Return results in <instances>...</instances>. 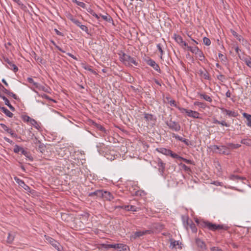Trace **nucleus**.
Listing matches in <instances>:
<instances>
[{
    "label": "nucleus",
    "instance_id": "11",
    "mask_svg": "<svg viewBox=\"0 0 251 251\" xmlns=\"http://www.w3.org/2000/svg\"><path fill=\"white\" fill-rule=\"evenodd\" d=\"M220 109L223 113H226L229 117H236L238 116V113L235 111L229 110L224 108H221Z\"/></svg>",
    "mask_w": 251,
    "mask_h": 251
},
{
    "label": "nucleus",
    "instance_id": "5",
    "mask_svg": "<svg viewBox=\"0 0 251 251\" xmlns=\"http://www.w3.org/2000/svg\"><path fill=\"white\" fill-rule=\"evenodd\" d=\"M166 124L170 129L175 131H178L180 130V126L177 122L170 120L166 122Z\"/></svg>",
    "mask_w": 251,
    "mask_h": 251
},
{
    "label": "nucleus",
    "instance_id": "32",
    "mask_svg": "<svg viewBox=\"0 0 251 251\" xmlns=\"http://www.w3.org/2000/svg\"><path fill=\"white\" fill-rule=\"evenodd\" d=\"M157 48L158 49V50H159V52H160V54H161V58H162V56L163 54V45L161 43H159V44H158L157 45Z\"/></svg>",
    "mask_w": 251,
    "mask_h": 251
},
{
    "label": "nucleus",
    "instance_id": "26",
    "mask_svg": "<svg viewBox=\"0 0 251 251\" xmlns=\"http://www.w3.org/2000/svg\"><path fill=\"white\" fill-rule=\"evenodd\" d=\"M27 80L29 83L33 85V86L34 87V88H36L37 89L40 84L38 83L35 82L31 77H28L27 78Z\"/></svg>",
    "mask_w": 251,
    "mask_h": 251
},
{
    "label": "nucleus",
    "instance_id": "55",
    "mask_svg": "<svg viewBox=\"0 0 251 251\" xmlns=\"http://www.w3.org/2000/svg\"><path fill=\"white\" fill-rule=\"evenodd\" d=\"M182 142L184 143L187 146H190L192 145L191 142L186 139H184Z\"/></svg>",
    "mask_w": 251,
    "mask_h": 251
},
{
    "label": "nucleus",
    "instance_id": "20",
    "mask_svg": "<svg viewBox=\"0 0 251 251\" xmlns=\"http://www.w3.org/2000/svg\"><path fill=\"white\" fill-rule=\"evenodd\" d=\"M158 166L159 167V171L161 172H163L165 167V164L160 159H158Z\"/></svg>",
    "mask_w": 251,
    "mask_h": 251
},
{
    "label": "nucleus",
    "instance_id": "3",
    "mask_svg": "<svg viewBox=\"0 0 251 251\" xmlns=\"http://www.w3.org/2000/svg\"><path fill=\"white\" fill-rule=\"evenodd\" d=\"M178 110L182 113H186L188 116L193 118L200 119V114L196 111L188 110L184 108L179 107Z\"/></svg>",
    "mask_w": 251,
    "mask_h": 251
},
{
    "label": "nucleus",
    "instance_id": "56",
    "mask_svg": "<svg viewBox=\"0 0 251 251\" xmlns=\"http://www.w3.org/2000/svg\"><path fill=\"white\" fill-rule=\"evenodd\" d=\"M73 23L78 27H79V26L81 25V23L76 19H75V20H74Z\"/></svg>",
    "mask_w": 251,
    "mask_h": 251
},
{
    "label": "nucleus",
    "instance_id": "48",
    "mask_svg": "<svg viewBox=\"0 0 251 251\" xmlns=\"http://www.w3.org/2000/svg\"><path fill=\"white\" fill-rule=\"evenodd\" d=\"M173 137L175 138L176 139H177L180 141H181V142H182L184 139V138H183L182 137H181L179 136V135H176L175 133L173 134Z\"/></svg>",
    "mask_w": 251,
    "mask_h": 251
},
{
    "label": "nucleus",
    "instance_id": "45",
    "mask_svg": "<svg viewBox=\"0 0 251 251\" xmlns=\"http://www.w3.org/2000/svg\"><path fill=\"white\" fill-rule=\"evenodd\" d=\"M79 27L81 28V29L85 32H86L87 33H88V31H89V30H88V27L84 25H81L80 26H79Z\"/></svg>",
    "mask_w": 251,
    "mask_h": 251
},
{
    "label": "nucleus",
    "instance_id": "9",
    "mask_svg": "<svg viewBox=\"0 0 251 251\" xmlns=\"http://www.w3.org/2000/svg\"><path fill=\"white\" fill-rule=\"evenodd\" d=\"M111 247L112 248L118 249L119 251H126L128 249L127 245L123 244H112Z\"/></svg>",
    "mask_w": 251,
    "mask_h": 251
},
{
    "label": "nucleus",
    "instance_id": "38",
    "mask_svg": "<svg viewBox=\"0 0 251 251\" xmlns=\"http://www.w3.org/2000/svg\"><path fill=\"white\" fill-rule=\"evenodd\" d=\"M203 43L206 46H209L211 44V41L210 39L207 37H204L203 38Z\"/></svg>",
    "mask_w": 251,
    "mask_h": 251
},
{
    "label": "nucleus",
    "instance_id": "63",
    "mask_svg": "<svg viewBox=\"0 0 251 251\" xmlns=\"http://www.w3.org/2000/svg\"><path fill=\"white\" fill-rule=\"evenodd\" d=\"M91 14H92V15H93V16H94V17H95L96 18H97L98 20H99V19H100V16H99L98 14H97L96 13H95V12H92L91 13Z\"/></svg>",
    "mask_w": 251,
    "mask_h": 251
},
{
    "label": "nucleus",
    "instance_id": "16",
    "mask_svg": "<svg viewBox=\"0 0 251 251\" xmlns=\"http://www.w3.org/2000/svg\"><path fill=\"white\" fill-rule=\"evenodd\" d=\"M122 207L127 211H137L139 209L138 207L134 205H125Z\"/></svg>",
    "mask_w": 251,
    "mask_h": 251
},
{
    "label": "nucleus",
    "instance_id": "57",
    "mask_svg": "<svg viewBox=\"0 0 251 251\" xmlns=\"http://www.w3.org/2000/svg\"><path fill=\"white\" fill-rule=\"evenodd\" d=\"M231 179H232V180H236V179H241V178L238 176H235V175H232L230 177Z\"/></svg>",
    "mask_w": 251,
    "mask_h": 251
},
{
    "label": "nucleus",
    "instance_id": "59",
    "mask_svg": "<svg viewBox=\"0 0 251 251\" xmlns=\"http://www.w3.org/2000/svg\"><path fill=\"white\" fill-rule=\"evenodd\" d=\"M35 142L34 143H35V144H36V143H39V144H40V145H39V148H40V149H42V148H44L43 145V144H41V143H40V142L39 140H38L36 138L35 139Z\"/></svg>",
    "mask_w": 251,
    "mask_h": 251
},
{
    "label": "nucleus",
    "instance_id": "53",
    "mask_svg": "<svg viewBox=\"0 0 251 251\" xmlns=\"http://www.w3.org/2000/svg\"><path fill=\"white\" fill-rule=\"evenodd\" d=\"M100 246L106 249H109V248H112L111 246H112V244H101Z\"/></svg>",
    "mask_w": 251,
    "mask_h": 251
},
{
    "label": "nucleus",
    "instance_id": "33",
    "mask_svg": "<svg viewBox=\"0 0 251 251\" xmlns=\"http://www.w3.org/2000/svg\"><path fill=\"white\" fill-rule=\"evenodd\" d=\"M175 39L176 41V42L180 45H181V43H183L182 38L179 35H175Z\"/></svg>",
    "mask_w": 251,
    "mask_h": 251
},
{
    "label": "nucleus",
    "instance_id": "13",
    "mask_svg": "<svg viewBox=\"0 0 251 251\" xmlns=\"http://www.w3.org/2000/svg\"><path fill=\"white\" fill-rule=\"evenodd\" d=\"M148 233H150L149 230L137 231L134 233V234L131 236V238H133L134 239H136V238L142 236Z\"/></svg>",
    "mask_w": 251,
    "mask_h": 251
},
{
    "label": "nucleus",
    "instance_id": "24",
    "mask_svg": "<svg viewBox=\"0 0 251 251\" xmlns=\"http://www.w3.org/2000/svg\"><path fill=\"white\" fill-rule=\"evenodd\" d=\"M102 194V190H98L95 191L94 192L90 193L89 194V196L93 197L94 196H97V197H100V195Z\"/></svg>",
    "mask_w": 251,
    "mask_h": 251
},
{
    "label": "nucleus",
    "instance_id": "7",
    "mask_svg": "<svg viewBox=\"0 0 251 251\" xmlns=\"http://www.w3.org/2000/svg\"><path fill=\"white\" fill-rule=\"evenodd\" d=\"M156 151L164 155H170L172 157L176 158L175 155H176L177 154L173 153V151L164 148H160L157 149Z\"/></svg>",
    "mask_w": 251,
    "mask_h": 251
},
{
    "label": "nucleus",
    "instance_id": "54",
    "mask_svg": "<svg viewBox=\"0 0 251 251\" xmlns=\"http://www.w3.org/2000/svg\"><path fill=\"white\" fill-rule=\"evenodd\" d=\"M7 95L12 97L15 100L17 99V96L15 94H14L12 92H11L10 91L9 92V93H8V94Z\"/></svg>",
    "mask_w": 251,
    "mask_h": 251
},
{
    "label": "nucleus",
    "instance_id": "30",
    "mask_svg": "<svg viewBox=\"0 0 251 251\" xmlns=\"http://www.w3.org/2000/svg\"><path fill=\"white\" fill-rule=\"evenodd\" d=\"M228 149H237L241 147V145L238 144H233V143H228L227 144Z\"/></svg>",
    "mask_w": 251,
    "mask_h": 251
},
{
    "label": "nucleus",
    "instance_id": "19",
    "mask_svg": "<svg viewBox=\"0 0 251 251\" xmlns=\"http://www.w3.org/2000/svg\"><path fill=\"white\" fill-rule=\"evenodd\" d=\"M243 116L244 118H246L247 119V125L248 126L251 127V115H250L246 113H243Z\"/></svg>",
    "mask_w": 251,
    "mask_h": 251
},
{
    "label": "nucleus",
    "instance_id": "28",
    "mask_svg": "<svg viewBox=\"0 0 251 251\" xmlns=\"http://www.w3.org/2000/svg\"><path fill=\"white\" fill-rule=\"evenodd\" d=\"M170 247L173 249L174 248L176 247L177 245H179V241H176L174 240L173 239H170Z\"/></svg>",
    "mask_w": 251,
    "mask_h": 251
},
{
    "label": "nucleus",
    "instance_id": "31",
    "mask_svg": "<svg viewBox=\"0 0 251 251\" xmlns=\"http://www.w3.org/2000/svg\"><path fill=\"white\" fill-rule=\"evenodd\" d=\"M194 105L198 106L200 108L202 109H205L206 105L204 103L200 102V101H195L194 103Z\"/></svg>",
    "mask_w": 251,
    "mask_h": 251
},
{
    "label": "nucleus",
    "instance_id": "40",
    "mask_svg": "<svg viewBox=\"0 0 251 251\" xmlns=\"http://www.w3.org/2000/svg\"><path fill=\"white\" fill-rule=\"evenodd\" d=\"M23 148L20 147L17 145H16L14 149V151L16 153L21 152Z\"/></svg>",
    "mask_w": 251,
    "mask_h": 251
},
{
    "label": "nucleus",
    "instance_id": "12",
    "mask_svg": "<svg viewBox=\"0 0 251 251\" xmlns=\"http://www.w3.org/2000/svg\"><path fill=\"white\" fill-rule=\"evenodd\" d=\"M147 63L148 65L151 66L157 72L159 73L160 72V69L159 66L154 60L150 59L147 61Z\"/></svg>",
    "mask_w": 251,
    "mask_h": 251
},
{
    "label": "nucleus",
    "instance_id": "29",
    "mask_svg": "<svg viewBox=\"0 0 251 251\" xmlns=\"http://www.w3.org/2000/svg\"><path fill=\"white\" fill-rule=\"evenodd\" d=\"M196 55L200 61H203L204 60L205 57L203 52L201 50H200Z\"/></svg>",
    "mask_w": 251,
    "mask_h": 251
},
{
    "label": "nucleus",
    "instance_id": "46",
    "mask_svg": "<svg viewBox=\"0 0 251 251\" xmlns=\"http://www.w3.org/2000/svg\"><path fill=\"white\" fill-rule=\"evenodd\" d=\"M152 118V115L151 114H145L144 118L147 121L151 120Z\"/></svg>",
    "mask_w": 251,
    "mask_h": 251
},
{
    "label": "nucleus",
    "instance_id": "23",
    "mask_svg": "<svg viewBox=\"0 0 251 251\" xmlns=\"http://www.w3.org/2000/svg\"><path fill=\"white\" fill-rule=\"evenodd\" d=\"M175 157H176V159H178L183 160V161H184L187 164H194L193 161H192L191 160H189V159H186V158H183L182 157H181V156H179L177 154L176 155H175Z\"/></svg>",
    "mask_w": 251,
    "mask_h": 251
},
{
    "label": "nucleus",
    "instance_id": "60",
    "mask_svg": "<svg viewBox=\"0 0 251 251\" xmlns=\"http://www.w3.org/2000/svg\"><path fill=\"white\" fill-rule=\"evenodd\" d=\"M220 124L223 126H226V127H228L229 126V125L227 124L225 121H221L220 122Z\"/></svg>",
    "mask_w": 251,
    "mask_h": 251
},
{
    "label": "nucleus",
    "instance_id": "27",
    "mask_svg": "<svg viewBox=\"0 0 251 251\" xmlns=\"http://www.w3.org/2000/svg\"><path fill=\"white\" fill-rule=\"evenodd\" d=\"M95 126L100 131H101L104 134H107V131L105 130V128L103 127L101 125L95 123Z\"/></svg>",
    "mask_w": 251,
    "mask_h": 251
},
{
    "label": "nucleus",
    "instance_id": "4",
    "mask_svg": "<svg viewBox=\"0 0 251 251\" xmlns=\"http://www.w3.org/2000/svg\"><path fill=\"white\" fill-rule=\"evenodd\" d=\"M211 149L215 151L216 150H218V152L219 153H222L224 154H228V152L227 151V150L228 149L227 146H218L217 145H212L211 146Z\"/></svg>",
    "mask_w": 251,
    "mask_h": 251
},
{
    "label": "nucleus",
    "instance_id": "6",
    "mask_svg": "<svg viewBox=\"0 0 251 251\" xmlns=\"http://www.w3.org/2000/svg\"><path fill=\"white\" fill-rule=\"evenodd\" d=\"M184 225L186 226L187 229L189 227L193 232L195 233L197 231V228L195 224L188 218H187L186 221L184 222Z\"/></svg>",
    "mask_w": 251,
    "mask_h": 251
},
{
    "label": "nucleus",
    "instance_id": "44",
    "mask_svg": "<svg viewBox=\"0 0 251 251\" xmlns=\"http://www.w3.org/2000/svg\"><path fill=\"white\" fill-rule=\"evenodd\" d=\"M180 165L181 166L182 168L184 169V171L186 172H189L191 171L190 168L187 166L186 165L180 163Z\"/></svg>",
    "mask_w": 251,
    "mask_h": 251
},
{
    "label": "nucleus",
    "instance_id": "43",
    "mask_svg": "<svg viewBox=\"0 0 251 251\" xmlns=\"http://www.w3.org/2000/svg\"><path fill=\"white\" fill-rule=\"evenodd\" d=\"M37 89L39 90H42L44 92H48V88H46L45 87L43 86V85H41L40 84L38 86Z\"/></svg>",
    "mask_w": 251,
    "mask_h": 251
},
{
    "label": "nucleus",
    "instance_id": "18",
    "mask_svg": "<svg viewBox=\"0 0 251 251\" xmlns=\"http://www.w3.org/2000/svg\"><path fill=\"white\" fill-rule=\"evenodd\" d=\"M1 98L4 101L5 104L9 107V108L13 111L15 110L14 107L10 103L9 100L4 96Z\"/></svg>",
    "mask_w": 251,
    "mask_h": 251
},
{
    "label": "nucleus",
    "instance_id": "25",
    "mask_svg": "<svg viewBox=\"0 0 251 251\" xmlns=\"http://www.w3.org/2000/svg\"><path fill=\"white\" fill-rule=\"evenodd\" d=\"M2 111L7 116H8V117H12L13 114L9 111L8 110L7 108L4 107H1V108Z\"/></svg>",
    "mask_w": 251,
    "mask_h": 251
},
{
    "label": "nucleus",
    "instance_id": "61",
    "mask_svg": "<svg viewBox=\"0 0 251 251\" xmlns=\"http://www.w3.org/2000/svg\"><path fill=\"white\" fill-rule=\"evenodd\" d=\"M246 64L249 67L251 68V61L250 60H246Z\"/></svg>",
    "mask_w": 251,
    "mask_h": 251
},
{
    "label": "nucleus",
    "instance_id": "49",
    "mask_svg": "<svg viewBox=\"0 0 251 251\" xmlns=\"http://www.w3.org/2000/svg\"><path fill=\"white\" fill-rule=\"evenodd\" d=\"M217 78L222 82H224L225 80V76L222 74L218 75Z\"/></svg>",
    "mask_w": 251,
    "mask_h": 251
},
{
    "label": "nucleus",
    "instance_id": "17",
    "mask_svg": "<svg viewBox=\"0 0 251 251\" xmlns=\"http://www.w3.org/2000/svg\"><path fill=\"white\" fill-rule=\"evenodd\" d=\"M49 242L55 248H56L58 251H60V245L58 242L55 241L52 238H50L49 239Z\"/></svg>",
    "mask_w": 251,
    "mask_h": 251
},
{
    "label": "nucleus",
    "instance_id": "34",
    "mask_svg": "<svg viewBox=\"0 0 251 251\" xmlns=\"http://www.w3.org/2000/svg\"><path fill=\"white\" fill-rule=\"evenodd\" d=\"M30 124L33 126H34L37 129H39V128H40L39 125L34 119H32V120H31V122L30 123Z\"/></svg>",
    "mask_w": 251,
    "mask_h": 251
},
{
    "label": "nucleus",
    "instance_id": "39",
    "mask_svg": "<svg viewBox=\"0 0 251 251\" xmlns=\"http://www.w3.org/2000/svg\"><path fill=\"white\" fill-rule=\"evenodd\" d=\"M0 89L5 94L8 95L9 93V91L6 89L4 86L0 83Z\"/></svg>",
    "mask_w": 251,
    "mask_h": 251
},
{
    "label": "nucleus",
    "instance_id": "36",
    "mask_svg": "<svg viewBox=\"0 0 251 251\" xmlns=\"http://www.w3.org/2000/svg\"><path fill=\"white\" fill-rule=\"evenodd\" d=\"M21 153L25 155L26 157L28 158L30 160H32V158L29 155V153L27 152V151H25L24 148L22 149Z\"/></svg>",
    "mask_w": 251,
    "mask_h": 251
},
{
    "label": "nucleus",
    "instance_id": "2",
    "mask_svg": "<svg viewBox=\"0 0 251 251\" xmlns=\"http://www.w3.org/2000/svg\"><path fill=\"white\" fill-rule=\"evenodd\" d=\"M120 59L126 66H137L138 64L135 58L132 57L125 53L122 54L120 57Z\"/></svg>",
    "mask_w": 251,
    "mask_h": 251
},
{
    "label": "nucleus",
    "instance_id": "35",
    "mask_svg": "<svg viewBox=\"0 0 251 251\" xmlns=\"http://www.w3.org/2000/svg\"><path fill=\"white\" fill-rule=\"evenodd\" d=\"M101 16L104 20L107 22H111L112 21L111 17L107 14L105 15H102Z\"/></svg>",
    "mask_w": 251,
    "mask_h": 251
},
{
    "label": "nucleus",
    "instance_id": "22",
    "mask_svg": "<svg viewBox=\"0 0 251 251\" xmlns=\"http://www.w3.org/2000/svg\"><path fill=\"white\" fill-rule=\"evenodd\" d=\"M198 95L200 96L201 98L207 101L211 102L212 101L211 98L205 94L198 93Z\"/></svg>",
    "mask_w": 251,
    "mask_h": 251
},
{
    "label": "nucleus",
    "instance_id": "21",
    "mask_svg": "<svg viewBox=\"0 0 251 251\" xmlns=\"http://www.w3.org/2000/svg\"><path fill=\"white\" fill-rule=\"evenodd\" d=\"M196 243L197 245V246L201 249H205V245L204 243L201 239L197 238L196 239Z\"/></svg>",
    "mask_w": 251,
    "mask_h": 251
},
{
    "label": "nucleus",
    "instance_id": "41",
    "mask_svg": "<svg viewBox=\"0 0 251 251\" xmlns=\"http://www.w3.org/2000/svg\"><path fill=\"white\" fill-rule=\"evenodd\" d=\"M241 143L246 145L247 146H250L251 144L250 141L247 139H243L241 141Z\"/></svg>",
    "mask_w": 251,
    "mask_h": 251
},
{
    "label": "nucleus",
    "instance_id": "15",
    "mask_svg": "<svg viewBox=\"0 0 251 251\" xmlns=\"http://www.w3.org/2000/svg\"><path fill=\"white\" fill-rule=\"evenodd\" d=\"M199 74L201 77L207 80L210 79L209 75L207 71L201 70L199 71Z\"/></svg>",
    "mask_w": 251,
    "mask_h": 251
},
{
    "label": "nucleus",
    "instance_id": "62",
    "mask_svg": "<svg viewBox=\"0 0 251 251\" xmlns=\"http://www.w3.org/2000/svg\"><path fill=\"white\" fill-rule=\"evenodd\" d=\"M84 68L85 70H88V71H90V72H92V73H93V72H94V71L93 70V69H91L90 67H89V66H86L84 67Z\"/></svg>",
    "mask_w": 251,
    "mask_h": 251
},
{
    "label": "nucleus",
    "instance_id": "14",
    "mask_svg": "<svg viewBox=\"0 0 251 251\" xmlns=\"http://www.w3.org/2000/svg\"><path fill=\"white\" fill-rule=\"evenodd\" d=\"M16 233L15 232H10L8 233L6 242L8 244H12L16 237Z\"/></svg>",
    "mask_w": 251,
    "mask_h": 251
},
{
    "label": "nucleus",
    "instance_id": "42",
    "mask_svg": "<svg viewBox=\"0 0 251 251\" xmlns=\"http://www.w3.org/2000/svg\"><path fill=\"white\" fill-rule=\"evenodd\" d=\"M232 35L235 37L239 41H241L242 37L240 35H239L237 33H236L234 31H232Z\"/></svg>",
    "mask_w": 251,
    "mask_h": 251
},
{
    "label": "nucleus",
    "instance_id": "1",
    "mask_svg": "<svg viewBox=\"0 0 251 251\" xmlns=\"http://www.w3.org/2000/svg\"><path fill=\"white\" fill-rule=\"evenodd\" d=\"M200 224L202 227L207 228L208 229L212 231L220 229L226 230L228 229V226H225L222 225H216L208 221H201L200 223Z\"/></svg>",
    "mask_w": 251,
    "mask_h": 251
},
{
    "label": "nucleus",
    "instance_id": "58",
    "mask_svg": "<svg viewBox=\"0 0 251 251\" xmlns=\"http://www.w3.org/2000/svg\"><path fill=\"white\" fill-rule=\"evenodd\" d=\"M67 18L71 20L72 22H73L74 20H75V18H74L73 16L70 14L67 15Z\"/></svg>",
    "mask_w": 251,
    "mask_h": 251
},
{
    "label": "nucleus",
    "instance_id": "50",
    "mask_svg": "<svg viewBox=\"0 0 251 251\" xmlns=\"http://www.w3.org/2000/svg\"><path fill=\"white\" fill-rule=\"evenodd\" d=\"M199 50V49L197 47L195 46L192 49V52L196 54Z\"/></svg>",
    "mask_w": 251,
    "mask_h": 251
},
{
    "label": "nucleus",
    "instance_id": "51",
    "mask_svg": "<svg viewBox=\"0 0 251 251\" xmlns=\"http://www.w3.org/2000/svg\"><path fill=\"white\" fill-rule=\"evenodd\" d=\"M170 105H171V106H172V105H173V106H175V107H176V108H178H178L179 107V106H177V105L176 104V102L175 100H171L170 101Z\"/></svg>",
    "mask_w": 251,
    "mask_h": 251
},
{
    "label": "nucleus",
    "instance_id": "10",
    "mask_svg": "<svg viewBox=\"0 0 251 251\" xmlns=\"http://www.w3.org/2000/svg\"><path fill=\"white\" fill-rule=\"evenodd\" d=\"M4 61L7 64H8L7 67L9 69L13 70L14 72H16L18 71V67L8 58H4Z\"/></svg>",
    "mask_w": 251,
    "mask_h": 251
},
{
    "label": "nucleus",
    "instance_id": "52",
    "mask_svg": "<svg viewBox=\"0 0 251 251\" xmlns=\"http://www.w3.org/2000/svg\"><path fill=\"white\" fill-rule=\"evenodd\" d=\"M33 119L31 118L30 117L28 116H25L24 117V120L27 122H29V123L31 122V120H32Z\"/></svg>",
    "mask_w": 251,
    "mask_h": 251
},
{
    "label": "nucleus",
    "instance_id": "64",
    "mask_svg": "<svg viewBox=\"0 0 251 251\" xmlns=\"http://www.w3.org/2000/svg\"><path fill=\"white\" fill-rule=\"evenodd\" d=\"M54 31H55L56 33L58 35H60V36H63V34L60 32L59 31H58L57 29H54Z\"/></svg>",
    "mask_w": 251,
    "mask_h": 251
},
{
    "label": "nucleus",
    "instance_id": "8",
    "mask_svg": "<svg viewBox=\"0 0 251 251\" xmlns=\"http://www.w3.org/2000/svg\"><path fill=\"white\" fill-rule=\"evenodd\" d=\"M103 199L104 200L107 201H111L113 199V196H112V194L106 191H103L102 190V194L100 195V197Z\"/></svg>",
    "mask_w": 251,
    "mask_h": 251
},
{
    "label": "nucleus",
    "instance_id": "47",
    "mask_svg": "<svg viewBox=\"0 0 251 251\" xmlns=\"http://www.w3.org/2000/svg\"><path fill=\"white\" fill-rule=\"evenodd\" d=\"M0 126L1 127L7 132H9V131H12V130L8 128L5 125L3 124H0Z\"/></svg>",
    "mask_w": 251,
    "mask_h": 251
},
{
    "label": "nucleus",
    "instance_id": "37",
    "mask_svg": "<svg viewBox=\"0 0 251 251\" xmlns=\"http://www.w3.org/2000/svg\"><path fill=\"white\" fill-rule=\"evenodd\" d=\"M73 2H75L77 5L82 8H85V4L83 2H80L77 0H73Z\"/></svg>",
    "mask_w": 251,
    "mask_h": 251
}]
</instances>
